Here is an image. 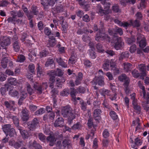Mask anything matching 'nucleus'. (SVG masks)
I'll return each instance as SVG.
<instances>
[{"label":"nucleus","instance_id":"29","mask_svg":"<svg viewBox=\"0 0 149 149\" xmlns=\"http://www.w3.org/2000/svg\"><path fill=\"white\" fill-rule=\"evenodd\" d=\"M8 62V58L7 57H4L1 61V65L3 68H6L7 67V63Z\"/></svg>","mask_w":149,"mask_h":149},{"label":"nucleus","instance_id":"14","mask_svg":"<svg viewBox=\"0 0 149 149\" xmlns=\"http://www.w3.org/2000/svg\"><path fill=\"white\" fill-rule=\"evenodd\" d=\"M101 113V110L100 109H97L94 110L93 116L95 120H98L100 119Z\"/></svg>","mask_w":149,"mask_h":149},{"label":"nucleus","instance_id":"6","mask_svg":"<svg viewBox=\"0 0 149 149\" xmlns=\"http://www.w3.org/2000/svg\"><path fill=\"white\" fill-rule=\"evenodd\" d=\"M39 120L38 118H35L32 121H29L27 123L28 128L31 130H34L39 124Z\"/></svg>","mask_w":149,"mask_h":149},{"label":"nucleus","instance_id":"3","mask_svg":"<svg viewBox=\"0 0 149 149\" xmlns=\"http://www.w3.org/2000/svg\"><path fill=\"white\" fill-rule=\"evenodd\" d=\"M2 129L6 134L8 135L10 137L14 136L15 134V129L11 127V125L10 124L4 125L2 126Z\"/></svg>","mask_w":149,"mask_h":149},{"label":"nucleus","instance_id":"58","mask_svg":"<svg viewBox=\"0 0 149 149\" xmlns=\"http://www.w3.org/2000/svg\"><path fill=\"white\" fill-rule=\"evenodd\" d=\"M116 36L117 34H119L120 36H122L123 33V31L122 29L120 28L117 27L115 29Z\"/></svg>","mask_w":149,"mask_h":149},{"label":"nucleus","instance_id":"46","mask_svg":"<svg viewBox=\"0 0 149 149\" xmlns=\"http://www.w3.org/2000/svg\"><path fill=\"white\" fill-rule=\"evenodd\" d=\"M84 64L86 67L90 68L92 65V63L91 61L86 59L84 60Z\"/></svg>","mask_w":149,"mask_h":149},{"label":"nucleus","instance_id":"21","mask_svg":"<svg viewBox=\"0 0 149 149\" xmlns=\"http://www.w3.org/2000/svg\"><path fill=\"white\" fill-rule=\"evenodd\" d=\"M24 139L27 138L29 136L28 132L24 130H23V128L21 127L18 129Z\"/></svg>","mask_w":149,"mask_h":149},{"label":"nucleus","instance_id":"34","mask_svg":"<svg viewBox=\"0 0 149 149\" xmlns=\"http://www.w3.org/2000/svg\"><path fill=\"white\" fill-rule=\"evenodd\" d=\"M89 55L90 58L92 59H94L97 56L96 53L92 49L89 50Z\"/></svg>","mask_w":149,"mask_h":149},{"label":"nucleus","instance_id":"56","mask_svg":"<svg viewBox=\"0 0 149 149\" xmlns=\"http://www.w3.org/2000/svg\"><path fill=\"white\" fill-rule=\"evenodd\" d=\"M28 19H31L34 17V14L30 10L26 14Z\"/></svg>","mask_w":149,"mask_h":149},{"label":"nucleus","instance_id":"48","mask_svg":"<svg viewBox=\"0 0 149 149\" xmlns=\"http://www.w3.org/2000/svg\"><path fill=\"white\" fill-rule=\"evenodd\" d=\"M110 135V133L109 131L107 129H105L102 133V136L104 138L107 139L108 138Z\"/></svg>","mask_w":149,"mask_h":149},{"label":"nucleus","instance_id":"54","mask_svg":"<svg viewBox=\"0 0 149 149\" xmlns=\"http://www.w3.org/2000/svg\"><path fill=\"white\" fill-rule=\"evenodd\" d=\"M38 138L41 141L44 142L45 141L46 136L43 134L40 133L38 134Z\"/></svg>","mask_w":149,"mask_h":149},{"label":"nucleus","instance_id":"51","mask_svg":"<svg viewBox=\"0 0 149 149\" xmlns=\"http://www.w3.org/2000/svg\"><path fill=\"white\" fill-rule=\"evenodd\" d=\"M109 34L111 36H116V30L115 29H109L108 30Z\"/></svg>","mask_w":149,"mask_h":149},{"label":"nucleus","instance_id":"20","mask_svg":"<svg viewBox=\"0 0 149 149\" xmlns=\"http://www.w3.org/2000/svg\"><path fill=\"white\" fill-rule=\"evenodd\" d=\"M99 92L100 94L104 97H105L106 95L108 96H111V92L108 90L104 88L101 89L99 90Z\"/></svg>","mask_w":149,"mask_h":149},{"label":"nucleus","instance_id":"4","mask_svg":"<svg viewBox=\"0 0 149 149\" xmlns=\"http://www.w3.org/2000/svg\"><path fill=\"white\" fill-rule=\"evenodd\" d=\"M95 40L97 41L104 40L107 42L109 43L110 41L111 38L108 35L104 33H102L100 31L96 34Z\"/></svg>","mask_w":149,"mask_h":149},{"label":"nucleus","instance_id":"59","mask_svg":"<svg viewBox=\"0 0 149 149\" xmlns=\"http://www.w3.org/2000/svg\"><path fill=\"white\" fill-rule=\"evenodd\" d=\"M61 95L62 96H68L69 94V91L67 89H64L63 91L60 93Z\"/></svg>","mask_w":149,"mask_h":149},{"label":"nucleus","instance_id":"61","mask_svg":"<svg viewBox=\"0 0 149 149\" xmlns=\"http://www.w3.org/2000/svg\"><path fill=\"white\" fill-rule=\"evenodd\" d=\"M78 93H84L86 91V89L84 87L82 86H79L77 88Z\"/></svg>","mask_w":149,"mask_h":149},{"label":"nucleus","instance_id":"24","mask_svg":"<svg viewBox=\"0 0 149 149\" xmlns=\"http://www.w3.org/2000/svg\"><path fill=\"white\" fill-rule=\"evenodd\" d=\"M49 54V52L46 49H44L39 52V56L41 58L45 57L48 56Z\"/></svg>","mask_w":149,"mask_h":149},{"label":"nucleus","instance_id":"63","mask_svg":"<svg viewBox=\"0 0 149 149\" xmlns=\"http://www.w3.org/2000/svg\"><path fill=\"white\" fill-rule=\"evenodd\" d=\"M8 1L6 0H2L0 1V6H6L8 5Z\"/></svg>","mask_w":149,"mask_h":149},{"label":"nucleus","instance_id":"2","mask_svg":"<svg viewBox=\"0 0 149 149\" xmlns=\"http://www.w3.org/2000/svg\"><path fill=\"white\" fill-rule=\"evenodd\" d=\"M111 43L114 48L116 50L121 49L124 44L122 38L120 37H116L113 38Z\"/></svg>","mask_w":149,"mask_h":149},{"label":"nucleus","instance_id":"36","mask_svg":"<svg viewBox=\"0 0 149 149\" xmlns=\"http://www.w3.org/2000/svg\"><path fill=\"white\" fill-rule=\"evenodd\" d=\"M19 20V19H17L16 18V17L14 16L12 17H9L8 18L7 21L9 23H11L13 24H15V21L18 22V20Z\"/></svg>","mask_w":149,"mask_h":149},{"label":"nucleus","instance_id":"10","mask_svg":"<svg viewBox=\"0 0 149 149\" xmlns=\"http://www.w3.org/2000/svg\"><path fill=\"white\" fill-rule=\"evenodd\" d=\"M137 68L141 72L142 76L143 77H145L147 75V72L146 71V66L145 64H141L139 65Z\"/></svg>","mask_w":149,"mask_h":149},{"label":"nucleus","instance_id":"17","mask_svg":"<svg viewBox=\"0 0 149 149\" xmlns=\"http://www.w3.org/2000/svg\"><path fill=\"white\" fill-rule=\"evenodd\" d=\"M10 43V41L9 39H4L1 41L0 45L3 49H6L7 46L9 45Z\"/></svg>","mask_w":149,"mask_h":149},{"label":"nucleus","instance_id":"37","mask_svg":"<svg viewBox=\"0 0 149 149\" xmlns=\"http://www.w3.org/2000/svg\"><path fill=\"white\" fill-rule=\"evenodd\" d=\"M124 70L128 72L130 70L132 65L129 63H124L123 64Z\"/></svg>","mask_w":149,"mask_h":149},{"label":"nucleus","instance_id":"8","mask_svg":"<svg viewBox=\"0 0 149 149\" xmlns=\"http://www.w3.org/2000/svg\"><path fill=\"white\" fill-rule=\"evenodd\" d=\"M137 42L141 48H143L146 45V39L143 35H139L137 37Z\"/></svg>","mask_w":149,"mask_h":149},{"label":"nucleus","instance_id":"9","mask_svg":"<svg viewBox=\"0 0 149 149\" xmlns=\"http://www.w3.org/2000/svg\"><path fill=\"white\" fill-rule=\"evenodd\" d=\"M92 85H96L97 84L100 86L104 85V81L103 80L102 76L97 77H95L93 78V80L91 81Z\"/></svg>","mask_w":149,"mask_h":149},{"label":"nucleus","instance_id":"60","mask_svg":"<svg viewBox=\"0 0 149 149\" xmlns=\"http://www.w3.org/2000/svg\"><path fill=\"white\" fill-rule=\"evenodd\" d=\"M22 144L21 141L18 142H15L13 144H12L13 145L14 148L16 149H18L21 146Z\"/></svg>","mask_w":149,"mask_h":149},{"label":"nucleus","instance_id":"32","mask_svg":"<svg viewBox=\"0 0 149 149\" xmlns=\"http://www.w3.org/2000/svg\"><path fill=\"white\" fill-rule=\"evenodd\" d=\"M130 22L131 24L134 27H139L141 25L140 22L137 19L134 21L130 20Z\"/></svg>","mask_w":149,"mask_h":149},{"label":"nucleus","instance_id":"31","mask_svg":"<svg viewBox=\"0 0 149 149\" xmlns=\"http://www.w3.org/2000/svg\"><path fill=\"white\" fill-rule=\"evenodd\" d=\"M96 47L97 51L99 53H103L105 51L102 45L100 43H98L96 44Z\"/></svg>","mask_w":149,"mask_h":149},{"label":"nucleus","instance_id":"19","mask_svg":"<svg viewBox=\"0 0 149 149\" xmlns=\"http://www.w3.org/2000/svg\"><path fill=\"white\" fill-rule=\"evenodd\" d=\"M46 139L47 142L49 143L50 146H52L54 145L56 140L54 136H49L47 137Z\"/></svg>","mask_w":149,"mask_h":149},{"label":"nucleus","instance_id":"47","mask_svg":"<svg viewBox=\"0 0 149 149\" xmlns=\"http://www.w3.org/2000/svg\"><path fill=\"white\" fill-rule=\"evenodd\" d=\"M81 127V125L79 122H77L74 124L72 127L73 130H80Z\"/></svg>","mask_w":149,"mask_h":149},{"label":"nucleus","instance_id":"43","mask_svg":"<svg viewBox=\"0 0 149 149\" xmlns=\"http://www.w3.org/2000/svg\"><path fill=\"white\" fill-rule=\"evenodd\" d=\"M65 81L64 79H61L59 78H57L56 80V84L58 87H61L62 84Z\"/></svg>","mask_w":149,"mask_h":149},{"label":"nucleus","instance_id":"15","mask_svg":"<svg viewBox=\"0 0 149 149\" xmlns=\"http://www.w3.org/2000/svg\"><path fill=\"white\" fill-rule=\"evenodd\" d=\"M71 91L70 92V95L72 97V100L75 102L76 101V95L78 93V91L77 89H76L74 88H71Z\"/></svg>","mask_w":149,"mask_h":149},{"label":"nucleus","instance_id":"30","mask_svg":"<svg viewBox=\"0 0 149 149\" xmlns=\"http://www.w3.org/2000/svg\"><path fill=\"white\" fill-rule=\"evenodd\" d=\"M8 84L11 85L15 86L17 83L16 79L13 77L8 78Z\"/></svg>","mask_w":149,"mask_h":149},{"label":"nucleus","instance_id":"13","mask_svg":"<svg viewBox=\"0 0 149 149\" xmlns=\"http://www.w3.org/2000/svg\"><path fill=\"white\" fill-rule=\"evenodd\" d=\"M29 111L26 109H24L22 111V118L23 121H26L29 119Z\"/></svg>","mask_w":149,"mask_h":149},{"label":"nucleus","instance_id":"50","mask_svg":"<svg viewBox=\"0 0 149 149\" xmlns=\"http://www.w3.org/2000/svg\"><path fill=\"white\" fill-rule=\"evenodd\" d=\"M45 112V110L43 108H42L36 111L35 113V114L36 115L39 116L43 114Z\"/></svg>","mask_w":149,"mask_h":149},{"label":"nucleus","instance_id":"42","mask_svg":"<svg viewBox=\"0 0 149 149\" xmlns=\"http://www.w3.org/2000/svg\"><path fill=\"white\" fill-rule=\"evenodd\" d=\"M112 10L114 12L116 13L120 12V9L118 4H115L112 6Z\"/></svg>","mask_w":149,"mask_h":149},{"label":"nucleus","instance_id":"26","mask_svg":"<svg viewBox=\"0 0 149 149\" xmlns=\"http://www.w3.org/2000/svg\"><path fill=\"white\" fill-rule=\"evenodd\" d=\"M29 148L32 149H42V146L39 144L36 143L35 141H34L32 144L30 145Z\"/></svg>","mask_w":149,"mask_h":149},{"label":"nucleus","instance_id":"64","mask_svg":"<svg viewBox=\"0 0 149 149\" xmlns=\"http://www.w3.org/2000/svg\"><path fill=\"white\" fill-rule=\"evenodd\" d=\"M54 74L58 76H61L63 74V72L60 69H58L54 72Z\"/></svg>","mask_w":149,"mask_h":149},{"label":"nucleus","instance_id":"27","mask_svg":"<svg viewBox=\"0 0 149 149\" xmlns=\"http://www.w3.org/2000/svg\"><path fill=\"white\" fill-rule=\"evenodd\" d=\"M79 104L82 110L84 111L86 110L87 104L86 102H85L83 100L81 99L79 102Z\"/></svg>","mask_w":149,"mask_h":149},{"label":"nucleus","instance_id":"12","mask_svg":"<svg viewBox=\"0 0 149 149\" xmlns=\"http://www.w3.org/2000/svg\"><path fill=\"white\" fill-rule=\"evenodd\" d=\"M17 37H14L13 40H15V41L13 43L14 49L15 52H17L19 51L20 46V44L19 40H17Z\"/></svg>","mask_w":149,"mask_h":149},{"label":"nucleus","instance_id":"53","mask_svg":"<svg viewBox=\"0 0 149 149\" xmlns=\"http://www.w3.org/2000/svg\"><path fill=\"white\" fill-rule=\"evenodd\" d=\"M44 32L45 34L47 36H49L50 35H53V34H52L50 29L48 27H46L45 28Z\"/></svg>","mask_w":149,"mask_h":149},{"label":"nucleus","instance_id":"41","mask_svg":"<svg viewBox=\"0 0 149 149\" xmlns=\"http://www.w3.org/2000/svg\"><path fill=\"white\" fill-rule=\"evenodd\" d=\"M96 9L97 10L99 11L101 15L102 16L105 14V10L103 9L102 8L100 5L98 4L97 6Z\"/></svg>","mask_w":149,"mask_h":149},{"label":"nucleus","instance_id":"39","mask_svg":"<svg viewBox=\"0 0 149 149\" xmlns=\"http://www.w3.org/2000/svg\"><path fill=\"white\" fill-rule=\"evenodd\" d=\"M9 95L12 97H17L19 95L18 91L15 89L11 90L9 93Z\"/></svg>","mask_w":149,"mask_h":149},{"label":"nucleus","instance_id":"52","mask_svg":"<svg viewBox=\"0 0 149 149\" xmlns=\"http://www.w3.org/2000/svg\"><path fill=\"white\" fill-rule=\"evenodd\" d=\"M133 76L135 78H137L140 75V73H139L137 70L134 69L132 72Z\"/></svg>","mask_w":149,"mask_h":149},{"label":"nucleus","instance_id":"11","mask_svg":"<svg viewBox=\"0 0 149 149\" xmlns=\"http://www.w3.org/2000/svg\"><path fill=\"white\" fill-rule=\"evenodd\" d=\"M64 120L61 117H59L57 118L54 123V126L55 127H62L63 125Z\"/></svg>","mask_w":149,"mask_h":149},{"label":"nucleus","instance_id":"16","mask_svg":"<svg viewBox=\"0 0 149 149\" xmlns=\"http://www.w3.org/2000/svg\"><path fill=\"white\" fill-rule=\"evenodd\" d=\"M10 118L13 119V123L17 129L21 127L19 125V119L17 116H10Z\"/></svg>","mask_w":149,"mask_h":149},{"label":"nucleus","instance_id":"49","mask_svg":"<svg viewBox=\"0 0 149 149\" xmlns=\"http://www.w3.org/2000/svg\"><path fill=\"white\" fill-rule=\"evenodd\" d=\"M140 119L139 118H137V126L136 127L135 132H139L141 129V123H140Z\"/></svg>","mask_w":149,"mask_h":149},{"label":"nucleus","instance_id":"57","mask_svg":"<svg viewBox=\"0 0 149 149\" xmlns=\"http://www.w3.org/2000/svg\"><path fill=\"white\" fill-rule=\"evenodd\" d=\"M54 61L53 58H49L45 63V65L47 66H48L54 63Z\"/></svg>","mask_w":149,"mask_h":149},{"label":"nucleus","instance_id":"28","mask_svg":"<svg viewBox=\"0 0 149 149\" xmlns=\"http://www.w3.org/2000/svg\"><path fill=\"white\" fill-rule=\"evenodd\" d=\"M56 61L58 64L62 67L66 68L67 67L66 64L64 61L63 59L60 58L56 59Z\"/></svg>","mask_w":149,"mask_h":149},{"label":"nucleus","instance_id":"33","mask_svg":"<svg viewBox=\"0 0 149 149\" xmlns=\"http://www.w3.org/2000/svg\"><path fill=\"white\" fill-rule=\"evenodd\" d=\"M31 10L35 15H37L39 13V11L36 6L33 5L31 6Z\"/></svg>","mask_w":149,"mask_h":149},{"label":"nucleus","instance_id":"22","mask_svg":"<svg viewBox=\"0 0 149 149\" xmlns=\"http://www.w3.org/2000/svg\"><path fill=\"white\" fill-rule=\"evenodd\" d=\"M59 18L60 20L59 21L60 22V24H61V26L63 30L64 31H67V23L64 22V19L63 17H60Z\"/></svg>","mask_w":149,"mask_h":149},{"label":"nucleus","instance_id":"25","mask_svg":"<svg viewBox=\"0 0 149 149\" xmlns=\"http://www.w3.org/2000/svg\"><path fill=\"white\" fill-rule=\"evenodd\" d=\"M129 53L127 52H122L120 55L119 59L120 61H122L123 59H126L128 58L129 56Z\"/></svg>","mask_w":149,"mask_h":149},{"label":"nucleus","instance_id":"45","mask_svg":"<svg viewBox=\"0 0 149 149\" xmlns=\"http://www.w3.org/2000/svg\"><path fill=\"white\" fill-rule=\"evenodd\" d=\"M38 66L37 68V73L38 76H40L43 74L42 70V68L40 66L39 64H38Z\"/></svg>","mask_w":149,"mask_h":149},{"label":"nucleus","instance_id":"7","mask_svg":"<svg viewBox=\"0 0 149 149\" xmlns=\"http://www.w3.org/2000/svg\"><path fill=\"white\" fill-rule=\"evenodd\" d=\"M47 87V84L46 82L42 83V84H34V88L37 91V93L41 94L42 93L43 89H46Z\"/></svg>","mask_w":149,"mask_h":149},{"label":"nucleus","instance_id":"18","mask_svg":"<svg viewBox=\"0 0 149 149\" xmlns=\"http://www.w3.org/2000/svg\"><path fill=\"white\" fill-rule=\"evenodd\" d=\"M120 3L123 6L125 7L128 3H131L132 4H134L136 3V0H119Z\"/></svg>","mask_w":149,"mask_h":149},{"label":"nucleus","instance_id":"40","mask_svg":"<svg viewBox=\"0 0 149 149\" xmlns=\"http://www.w3.org/2000/svg\"><path fill=\"white\" fill-rule=\"evenodd\" d=\"M54 9L56 13H60L63 12V7L61 5L55 6Z\"/></svg>","mask_w":149,"mask_h":149},{"label":"nucleus","instance_id":"38","mask_svg":"<svg viewBox=\"0 0 149 149\" xmlns=\"http://www.w3.org/2000/svg\"><path fill=\"white\" fill-rule=\"evenodd\" d=\"M109 115L112 119L114 120H116L118 118L117 115L114 111H111L109 112Z\"/></svg>","mask_w":149,"mask_h":149},{"label":"nucleus","instance_id":"5","mask_svg":"<svg viewBox=\"0 0 149 149\" xmlns=\"http://www.w3.org/2000/svg\"><path fill=\"white\" fill-rule=\"evenodd\" d=\"M115 63L112 60H110L107 59L104 61L102 65V68L106 71H108L110 69L115 68Z\"/></svg>","mask_w":149,"mask_h":149},{"label":"nucleus","instance_id":"55","mask_svg":"<svg viewBox=\"0 0 149 149\" xmlns=\"http://www.w3.org/2000/svg\"><path fill=\"white\" fill-rule=\"evenodd\" d=\"M27 90L28 93L30 95L33 93V89L31 88L29 84H28L27 86Z\"/></svg>","mask_w":149,"mask_h":149},{"label":"nucleus","instance_id":"35","mask_svg":"<svg viewBox=\"0 0 149 149\" xmlns=\"http://www.w3.org/2000/svg\"><path fill=\"white\" fill-rule=\"evenodd\" d=\"M138 83L139 87L142 90V93L143 95V97L144 98H146V92L145 87L141 83L140 81H139Z\"/></svg>","mask_w":149,"mask_h":149},{"label":"nucleus","instance_id":"44","mask_svg":"<svg viewBox=\"0 0 149 149\" xmlns=\"http://www.w3.org/2000/svg\"><path fill=\"white\" fill-rule=\"evenodd\" d=\"M128 78L127 77V75L125 74H122L118 77V80L120 81H124Z\"/></svg>","mask_w":149,"mask_h":149},{"label":"nucleus","instance_id":"1","mask_svg":"<svg viewBox=\"0 0 149 149\" xmlns=\"http://www.w3.org/2000/svg\"><path fill=\"white\" fill-rule=\"evenodd\" d=\"M61 113L64 117L68 118V122L70 123L75 118V114L72 112V108L69 105L63 107Z\"/></svg>","mask_w":149,"mask_h":149},{"label":"nucleus","instance_id":"62","mask_svg":"<svg viewBox=\"0 0 149 149\" xmlns=\"http://www.w3.org/2000/svg\"><path fill=\"white\" fill-rule=\"evenodd\" d=\"M35 65L33 63L30 64L29 66V70L30 71L33 73L35 72Z\"/></svg>","mask_w":149,"mask_h":149},{"label":"nucleus","instance_id":"23","mask_svg":"<svg viewBox=\"0 0 149 149\" xmlns=\"http://www.w3.org/2000/svg\"><path fill=\"white\" fill-rule=\"evenodd\" d=\"M21 96L19 99L18 103L19 105L22 104L23 101L27 96V94L26 92L22 91L21 93Z\"/></svg>","mask_w":149,"mask_h":149}]
</instances>
